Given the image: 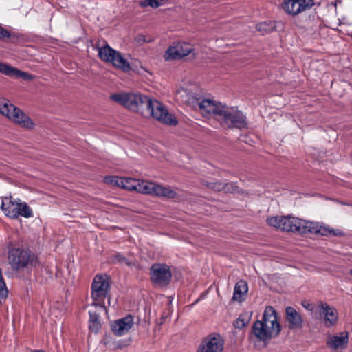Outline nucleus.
I'll list each match as a JSON object with an SVG mask.
<instances>
[{
	"label": "nucleus",
	"mask_w": 352,
	"mask_h": 352,
	"mask_svg": "<svg viewBox=\"0 0 352 352\" xmlns=\"http://www.w3.org/2000/svg\"><path fill=\"white\" fill-rule=\"evenodd\" d=\"M110 98L143 117H151L162 124L170 126H176L178 123L177 118L170 113L161 102L140 93L113 94Z\"/></svg>",
	"instance_id": "1"
},
{
	"label": "nucleus",
	"mask_w": 352,
	"mask_h": 352,
	"mask_svg": "<svg viewBox=\"0 0 352 352\" xmlns=\"http://www.w3.org/2000/svg\"><path fill=\"white\" fill-rule=\"evenodd\" d=\"M267 223L272 227L284 232L296 234H318L322 236L333 235L343 236L344 232L339 229H330L319 225L318 223L307 221L291 216L272 217L267 219Z\"/></svg>",
	"instance_id": "2"
},
{
	"label": "nucleus",
	"mask_w": 352,
	"mask_h": 352,
	"mask_svg": "<svg viewBox=\"0 0 352 352\" xmlns=\"http://www.w3.org/2000/svg\"><path fill=\"white\" fill-rule=\"evenodd\" d=\"M8 263L14 271H19L29 265L35 267L38 263L37 256L27 248L8 246Z\"/></svg>",
	"instance_id": "3"
},
{
	"label": "nucleus",
	"mask_w": 352,
	"mask_h": 352,
	"mask_svg": "<svg viewBox=\"0 0 352 352\" xmlns=\"http://www.w3.org/2000/svg\"><path fill=\"white\" fill-rule=\"evenodd\" d=\"M222 110L219 112L217 121L221 126L239 129L248 128V122L246 116L236 107H228L224 104Z\"/></svg>",
	"instance_id": "4"
},
{
	"label": "nucleus",
	"mask_w": 352,
	"mask_h": 352,
	"mask_svg": "<svg viewBox=\"0 0 352 352\" xmlns=\"http://www.w3.org/2000/svg\"><path fill=\"white\" fill-rule=\"evenodd\" d=\"M110 281L106 275H96L91 284L92 305L104 307L105 298H109Z\"/></svg>",
	"instance_id": "5"
},
{
	"label": "nucleus",
	"mask_w": 352,
	"mask_h": 352,
	"mask_svg": "<svg viewBox=\"0 0 352 352\" xmlns=\"http://www.w3.org/2000/svg\"><path fill=\"white\" fill-rule=\"evenodd\" d=\"M0 113L6 116L21 126L27 129H31L34 126V123L29 116L6 99L0 100Z\"/></svg>",
	"instance_id": "6"
},
{
	"label": "nucleus",
	"mask_w": 352,
	"mask_h": 352,
	"mask_svg": "<svg viewBox=\"0 0 352 352\" xmlns=\"http://www.w3.org/2000/svg\"><path fill=\"white\" fill-rule=\"evenodd\" d=\"M98 57L104 62L110 63L114 67H118L124 72L131 69L128 60L124 58L122 54L111 47L108 44L98 47Z\"/></svg>",
	"instance_id": "7"
},
{
	"label": "nucleus",
	"mask_w": 352,
	"mask_h": 352,
	"mask_svg": "<svg viewBox=\"0 0 352 352\" xmlns=\"http://www.w3.org/2000/svg\"><path fill=\"white\" fill-rule=\"evenodd\" d=\"M172 272L166 263H155L150 267L151 281L155 286H167L171 280Z\"/></svg>",
	"instance_id": "8"
},
{
	"label": "nucleus",
	"mask_w": 352,
	"mask_h": 352,
	"mask_svg": "<svg viewBox=\"0 0 352 352\" xmlns=\"http://www.w3.org/2000/svg\"><path fill=\"white\" fill-rule=\"evenodd\" d=\"M259 320L261 323H263V327L272 338H275L280 335L282 327L278 321L277 313L273 307H266L262 318Z\"/></svg>",
	"instance_id": "9"
},
{
	"label": "nucleus",
	"mask_w": 352,
	"mask_h": 352,
	"mask_svg": "<svg viewBox=\"0 0 352 352\" xmlns=\"http://www.w3.org/2000/svg\"><path fill=\"white\" fill-rule=\"evenodd\" d=\"M314 0H283L281 8L288 15L297 16L315 5Z\"/></svg>",
	"instance_id": "10"
},
{
	"label": "nucleus",
	"mask_w": 352,
	"mask_h": 352,
	"mask_svg": "<svg viewBox=\"0 0 352 352\" xmlns=\"http://www.w3.org/2000/svg\"><path fill=\"white\" fill-rule=\"evenodd\" d=\"M224 340L219 334H210L204 338L197 352H222Z\"/></svg>",
	"instance_id": "11"
},
{
	"label": "nucleus",
	"mask_w": 352,
	"mask_h": 352,
	"mask_svg": "<svg viewBox=\"0 0 352 352\" xmlns=\"http://www.w3.org/2000/svg\"><path fill=\"white\" fill-rule=\"evenodd\" d=\"M192 51V47L188 43H178L173 46H170L165 52L166 60L180 59L188 55Z\"/></svg>",
	"instance_id": "12"
},
{
	"label": "nucleus",
	"mask_w": 352,
	"mask_h": 352,
	"mask_svg": "<svg viewBox=\"0 0 352 352\" xmlns=\"http://www.w3.org/2000/svg\"><path fill=\"white\" fill-rule=\"evenodd\" d=\"M317 310L320 316L323 317L324 323L326 327H330L336 324L338 313L334 307H330L326 302H320Z\"/></svg>",
	"instance_id": "13"
},
{
	"label": "nucleus",
	"mask_w": 352,
	"mask_h": 352,
	"mask_svg": "<svg viewBox=\"0 0 352 352\" xmlns=\"http://www.w3.org/2000/svg\"><path fill=\"white\" fill-rule=\"evenodd\" d=\"M140 179H136L131 177H106L105 182L107 183H112L115 185L132 191H138V186L140 185Z\"/></svg>",
	"instance_id": "14"
},
{
	"label": "nucleus",
	"mask_w": 352,
	"mask_h": 352,
	"mask_svg": "<svg viewBox=\"0 0 352 352\" xmlns=\"http://www.w3.org/2000/svg\"><path fill=\"white\" fill-rule=\"evenodd\" d=\"M133 325V317L129 314L126 316L115 320L111 325V330L116 336H121L131 329Z\"/></svg>",
	"instance_id": "15"
},
{
	"label": "nucleus",
	"mask_w": 352,
	"mask_h": 352,
	"mask_svg": "<svg viewBox=\"0 0 352 352\" xmlns=\"http://www.w3.org/2000/svg\"><path fill=\"white\" fill-rule=\"evenodd\" d=\"M198 104L203 115H213L217 120L219 118V112L222 110L223 108L221 107L224 105L220 102H215L210 99H203Z\"/></svg>",
	"instance_id": "16"
},
{
	"label": "nucleus",
	"mask_w": 352,
	"mask_h": 352,
	"mask_svg": "<svg viewBox=\"0 0 352 352\" xmlns=\"http://www.w3.org/2000/svg\"><path fill=\"white\" fill-rule=\"evenodd\" d=\"M285 319L291 330H298L303 327L302 316L292 307L285 308Z\"/></svg>",
	"instance_id": "17"
},
{
	"label": "nucleus",
	"mask_w": 352,
	"mask_h": 352,
	"mask_svg": "<svg viewBox=\"0 0 352 352\" xmlns=\"http://www.w3.org/2000/svg\"><path fill=\"white\" fill-rule=\"evenodd\" d=\"M251 336H254L258 341L267 344L273 339L267 332V329L263 327V323L260 320H256L252 327Z\"/></svg>",
	"instance_id": "18"
},
{
	"label": "nucleus",
	"mask_w": 352,
	"mask_h": 352,
	"mask_svg": "<svg viewBox=\"0 0 352 352\" xmlns=\"http://www.w3.org/2000/svg\"><path fill=\"white\" fill-rule=\"evenodd\" d=\"M19 207V199L14 201L12 197H5L3 199L1 202V208L3 210L5 215L7 217L16 219V214H18L17 209Z\"/></svg>",
	"instance_id": "19"
},
{
	"label": "nucleus",
	"mask_w": 352,
	"mask_h": 352,
	"mask_svg": "<svg viewBox=\"0 0 352 352\" xmlns=\"http://www.w3.org/2000/svg\"><path fill=\"white\" fill-rule=\"evenodd\" d=\"M348 343V333L342 332L340 336H329L327 340L328 347L333 350L344 349Z\"/></svg>",
	"instance_id": "20"
},
{
	"label": "nucleus",
	"mask_w": 352,
	"mask_h": 352,
	"mask_svg": "<svg viewBox=\"0 0 352 352\" xmlns=\"http://www.w3.org/2000/svg\"><path fill=\"white\" fill-rule=\"evenodd\" d=\"M248 292V285L247 281L243 279L239 280L234 286L232 300L238 302L244 301Z\"/></svg>",
	"instance_id": "21"
},
{
	"label": "nucleus",
	"mask_w": 352,
	"mask_h": 352,
	"mask_svg": "<svg viewBox=\"0 0 352 352\" xmlns=\"http://www.w3.org/2000/svg\"><path fill=\"white\" fill-rule=\"evenodd\" d=\"M3 74L10 77L21 78L26 80H31L34 78V77L29 73L21 71L8 64L6 65Z\"/></svg>",
	"instance_id": "22"
},
{
	"label": "nucleus",
	"mask_w": 352,
	"mask_h": 352,
	"mask_svg": "<svg viewBox=\"0 0 352 352\" xmlns=\"http://www.w3.org/2000/svg\"><path fill=\"white\" fill-rule=\"evenodd\" d=\"M156 188L157 189L155 195L156 197L166 199H173L177 195L176 191L170 186H164L157 184Z\"/></svg>",
	"instance_id": "23"
},
{
	"label": "nucleus",
	"mask_w": 352,
	"mask_h": 352,
	"mask_svg": "<svg viewBox=\"0 0 352 352\" xmlns=\"http://www.w3.org/2000/svg\"><path fill=\"white\" fill-rule=\"evenodd\" d=\"M157 183L151 182L146 180H140V185L138 188V191L142 194L151 195L155 196L156 192Z\"/></svg>",
	"instance_id": "24"
},
{
	"label": "nucleus",
	"mask_w": 352,
	"mask_h": 352,
	"mask_svg": "<svg viewBox=\"0 0 352 352\" xmlns=\"http://www.w3.org/2000/svg\"><path fill=\"white\" fill-rule=\"evenodd\" d=\"M89 329L97 333L101 327V324L99 320V314L96 311H89Z\"/></svg>",
	"instance_id": "25"
},
{
	"label": "nucleus",
	"mask_w": 352,
	"mask_h": 352,
	"mask_svg": "<svg viewBox=\"0 0 352 352\" xmlns=\"http://www.w3.org/2000/svg\"><path fill=\"white\" fill-rule=\"evenodd\" d=\"M17 212L19 214H16V219L19 217H23L25 218H30L33 217V211L32 208L25 202H22L19 199V207Z\"/></svg>",
	"instance_id": "26"
},
{
	"label": "nucleus",
	"mask_w": 352,
	"mask_h": 352,
	"mask_svg": "<svg viewBox=\"0 0 352 352\" xmlns=\"http://www.w3.org/2000/svg\"><path fill=\"white\" fill-rule=\"evenodd\" d=\"M112 261L115 263H119L120 265H125L129 267L134 266L135 262L126 258L124 255L120 253H116L112 257Z\"/></svg>",
	"instance_id": "27"
},
{
	"label": "nucleus",
	"mask_w": 352,
	"mask_h": 352,
	"mask_svg": "<svg viewBox=\"0 0 352 352\" xmlns=\"http://www.w3.org/2000/svg\"><path fill=\"white\" fill-rule=\"evenodd\" d=\"M201 184L203 186L207 187L208 188L212 189L215 191H221L222 189H223V182L221 181L209 182L208 180L204 179L202 180Z\"/></svg>",
	"instance_id": "28"
},
{
	"label": "nucleus",
	"mask_w": 352,
	"mask_h": 352,
	"mask_svg": "<svg viewBox=\"0 0 352 352\" xmlns=\"http://www.w3.org/2000/svg\"><path fill=\"white\" fill-rule=\"evenodd\" d=\"M256 30L263 34H267L274 30L275 25L271 21L259 23L256 26Z\"/></svg>",
	"instance_id": "29"
},
{
	"label": "nucleus",
	"mask_w": 352,
	"mask_h": 352,
	"mask_svg": "<svg viewBox=\"0 0 352 352\" xmlns=\"http://www.w3.org/2000/svg\"><path fill=\"white\" fill-rule=\"evenodd\" d=\"M164 0H144L140 2V6L145 8L151 6L153 8H157L162 5Z\"/></svg>",
	"instance_id": "30"
},
{
	"label": "nucleus",
	"mask_w": 352,
	"mask_h": 352,
	"mask_svg": "<svg viewBox=\"0 0 352 352\" xmlns=\"http://www.w3.org/2000/svg\"><path fill=\"white\" fill-rule=\"evenodd\" d=\"M223 189H222V190L226 193H233L236 191L238 188L236 184L234 182H223Z\"/></svg>",
	"instance_id": "31"
},
{
	"label": "nucleus",
	"mask_w": 352,
	"mask_h": 352,
	"mask_svg": "<svg viewBox=\"0 0 352 352\" xmlns=\"http://www.w3.org/2000/svg\"><path fill=\"white\" fill-rule=\"evenodd\" d=\"M4 38H10L13 41L16 38V36L14 33L10 32L8 30L0 25V39Z\"/></svg>",
	"instance_id": "32"
},
{
	"label": "nucleus",
	"mask_w": 352,
	"mask_h": 352,
	"mask_svg": "<svg viewBox=\"0 0 352 352\" xmlns=\"http://www.w3.org/2000/svg\"><path fill=\"white\" fill-rule=\"evenodd\" d=\"M8 290L6 289V283L2 277L1 270L0 269V300L4 299L7 297Z\"/></svg>",
	"instance_id": "33"
},
{
	"label": "nucleus",
	"mask_w": 352,
	"mask_h": 352,
	"mask_svg": "<svg viewBox=\"0 0 352 352\" xmlns=\"http://www.w3.org/2000/svg\"><path fill=\"white\" fill-rule=\"evenodd\" d=\"M135 40L139 45H142L145 43H149L151 41V39H147L146 36L143 34H138L135 36Z\"/></svg>",
	"instance_id": "34"
},
{
	"label": "nucleus",
	"mask_w": 352,
	"mask_h": 352,
	"mask_svg": "<svg viewBox=\"0 0 352 352\" xmlns=\"http://www.w3.org/2000/svg\"><path fill=\"white\" fill-rule=\"evenodd\" d=\"M247 324V322H245L243 319L239 317L234 322V325L237 329H242Z\"/></svg>",
	"instance_id": "35"
},
{
	"label": "nucleus",
	"mask_w": 352,
	"mask_h": 352,
	"mask_svg": "<svg viewBox=\"0 0 352 352\" xmlns=\"http://www.w3.org/2000/svg\"><path fill=\"white\" fill-rule=\"evenodd\" d=\"M302 305L303 306V307H305L306 309L307 310H309V311H312L313 309H314V306L312 304H310L307 302H302Z\"/></svg>",
	"instance_id": "36"
},
{
	"label": "nucleus",
	"mask_w": 352,
	"mask_h": 352,
	"mask_svg": "<svg viewBox=\"0 0 352 352\" xmlns=\"http://www.w3.org/2000/svg\"><path fill=\"white\" fill-rule=\"evenodd\" d=\"M6 63H0V73L3 74L5 67H6Z\"/></svg>",
	"instance_id": "37"
},
{
	"label": "nucleus",
	"mask_w": 352,
	"mask_h": 352,
	"mask_svg": "<svg viewBox=\"0 0 352 352\" xmlns=\"http://www.w3.org/2000/svg\"><path fill=\"white\" fill-rule=\"evenodd\" d=\"M32 352H46V351H45L43 350H35V351H33Z\"/></svg>",
	"instance_id": "38"
},
{
	"label": "nucleus",
	"mask_w": 352,
	"mask_h": 352,
	"mask_svg": "<svg viewBox=\"0 0 352 352\" xmlns=\"http://www.w3.org/2000/svg\"><path fill=\"white\" fill-rule=\"evenodd\" d=\"M350 274L352 275V269L351 270Z\"/></svg>",
	"instance_id": "39"
}]
</instances>
